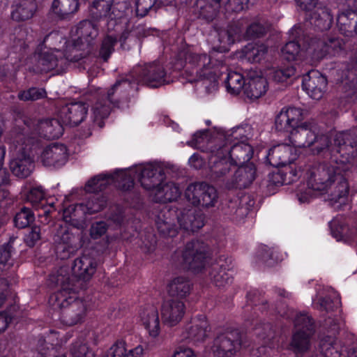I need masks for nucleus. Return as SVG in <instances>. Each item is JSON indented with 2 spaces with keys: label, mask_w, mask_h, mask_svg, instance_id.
<instances>
[{
  "label": "nucleus",
  "mask_w": 357,
  "mask_h": 357,
  "mask_svg": "<svg viewBox=\"0 0 357 357\" xmlns=\"http://www.w3.org/2000/svg\"><path fill=\"white\" fill-rule=\"evenodd\" d=\"M248 33L251 36H258L264 33V30L259 24H255L248 28Z\"/></svg>",
  "instance_id": "0e129e2a"
},
{
  "label": "nucleus",
  "mask_w": 357,
  "mask_h": 357,
  "mask_svg": "<svg viewBox=\"0 0 357 357\" xmlns=\"http://www.w3.org/2000/svg\"><path fill=\"white\" fill-rule=\"evenodd\" d=\"M298 5L303 10H312L316 8L313 13L312 20H314V23L319 29L321 30L328 29L331 27L333 22L332 16L326 8L321 6L317 7V0H296Z\"/></svg>",
  "instance_id": "5701e85b"
},
{
  "label": "nucleus",
  "mask_w": 357,
  "mask_h": 357,
  "mask_svg": "<svg viewBox=\"0 0 357 357\" xmlns=\"http://www.w3.org/2000/svg\"><path fill=\"white\" fill-rule=\"evenodd\" d=\"M92 110L94 121H98L106 118L109 115L110 107L108 105H103L101 102H98L93 106Z\"/></svg>",
  "instance_id": "603ef678"
},
{
  "label": "nucleus",
  "mask_w": 357,
  "mask_h": 357,
  "mask_svg": "<svg viewBox=\"0 0 357 357\" xmlns=\"http://www.w3.org/2000/svg\"><path fill=\"white\" fill-rule=\"evenodd\" d=\"M135 81L142 82L147 86L156 88L166 82L165 72L163 66L159 63L146 65L144 69H136L132 73Z\"/></svg>",
  "instance_id": "a211bd4d"
},
{
  "label": "nucleus",
  "mask_w": 357,
  "mask_h": 357,
  "mask_svg": "<svg viewBox=\"0 0 357 357\" xmlns=\"http://www.w3.org/2000/svg\"><path fill=\"white\" fill-rule=\"evenodd\" d=\"M98 36L96 25L89 20L79 24L75 31H73L71 41L67 42L63 36L59 32H53L45 37L44 47L35 55L38 60L37 70L48 71L57 66L59 59L65 56L68 60L77 61L83 56L76 52L79 50L90 52L92 41Z\"/></svg>",
  "instance_id": "f257e3e1"
},
{
  "label": "nucleus",
  "mask_w": 357,
  "mask_h": 357,
  "mask_svg": "<svg viewBox=\"0 0 357 357\" xmlns=\"http://www.w3.org/2000/svg\"><path fill=\"white\" fill-rule=\"evenodd\" d=\"M107 228V225L104 222H95L91 227L90 235L93 238H98L106 232Z\"/></svg>",
  "instance_id": "6e6d98bb"
},
{
  "label": "nucleus",
  "mask_w": 357,
  "mask_h": 357,
  "mask_svg": "<svg viewBox=\"0 0 357 357\" xmlns=\"http://www.w3.org/2000/svg\"><path fill=\"white\" fill-rule=\"evenodd\" d=\"M26 200L30 202L33 207L42 208L43 213L38 214L39 221L43 225L49 223L50 220L49 214L54 210V203L50 202L47 206L45 205L46 200L44 199V192L42 188H31L26 194Z\"/></svg>",
  "instance_id": "393cba45"
},
{
  "label": "nucleus",
  "mask_w": 357,
  "mask_h": 357,
  "mask_svg": "<svg viewBox=\"0 0 357 357\" xmlns=\"http://www.w3.org/2000/svg\"><path fill=\"white\" fill-rule=\"evenodd\" d=\"M69 281V274L68 268L61 267L56 273H52L50 275L48 279L49 285L54 287L56 285H61L63 287Z\"/></svg>",
  "instance_id": "c03bdc74"
},
{
  "label": "nucleus",
  "mask_w": 357,
  "mask_h": 357,
  "mask_svg": "<svg viewBox=\"0 0 357 357\" xmlns=\"http://www.w3.org/2000/svg\"><path fill=\"white\" fill-rule=\"evenodd\" d=\"M38 129L40 134L47 139L59 138L63 132L61 123L54 119L40 121Z\"/></svg>",
  "instance_id": "7c9ffc66"
},
{
  "label": "nucleus",
  "mask_w": 357,
  "mask_h": 357,
  "mask_svg": "<svg viewBox=\"0 0 357 357\" xmlns=\"http://www.w3.org/2000/svg\"><path fill=\"white\" fill-rule=\"evenodd\" d=\"M349 169L346 165L337 162L317 165L309 167L300 176L307 179L309 188L317 191L326 190L331 185L337 181V185L331 193V202L333 205L339 204L338 208L349 202V186L342 176V172Z\"/></svg>",
  "instance_id": "7ed1b4c3"
},
{
  "label": "nucleus",
  "mask_w": 357,
  "mask_h": 357,
  "mask_svg": "<svg viewBox=\"0 0 357 357\" xmlns=\"http://www.w3.org/2000/svg\"><path fill=\"white\" fill-rule=\"evenodd\" d=\"M243 345L242 337L238 331L227 332L215 339L211 351L217 357H233Z\"/></svg>",
  "instance_id": "2eb2a0df"
},
{
  "label": "nucleus",
  "mask_w": 357,
  "mask_h": 357,
  "mask_svg": "<svg viewBox=\"0 0 357 357\" xmlns=\"http://www.w3.org/2000/svg\"><path fill=\"white\" fill-rule=\"evenodd\" d=\"M218 59L206 54H191L187 59V79L195 83L197 94L205 96L215 93L218 88V79L226 67Z\"/></svg>",
  "instance_id": "39448f33"
},
{
  "label": "nucleus",
  "mask_w": 357,
  "mask_h": 357,
  "mask_svg": "<svg viewBox=\"0 0 357 357\" xmlns=\"http://www.w3.org/2000/svg\"><path fill=\"white\" fill-rule=\"evenodd\" d=\"M321 41H312L306 48L301 50L300 46L295 42L287 43L281 50L282 56L287 61H300L307 63H314L324 57L328 50Z\"/></svg>",
  "instance_id": "9b49d317"
},
{
  "label": "nucleus",
  "mask_w": 357,
  "mask_h": 357,
  "mask_svg": "<svg viewBox=\"0 0 357 357\" xmlns=\"http://www.w3.org/2000/svg\"><path fill=\"white\" fill-rule=\"evenodd\" d=\"M8 287V282L3 279H0V307L4 302V291L7 290ZM10 321V317L6 312H0V333L6 331Z\"/></svg>",
  "instance_id": "a19ab883"
},
{
  "label": "nucleus",
  "mask_w": 357,
  "mask_h": 357,
  "mask_svg": "<svg viewBox=\"0 0 357 357\" xmlns=\"http://www.w3.org/2000/svg\"><path fill=\"white\" fill-rule=\"evenodd\" d=\"M213 142L210 141L208 136L206 132H196L192 137V139L188 142V144L191 146H193L196 149H199L202 150H210L212 153L211 158L214 155V153H213V150H217L218 148L212 149V146L210 145Z\"/></svg>",
  "instance_id": "58836bf2"
},
{
  "label": "nucleus",
  "mask_w": 357,
  "mask_h": 357,
  "mask_svg": "<svg viewBox=\"0 0 357 357\" xmlns=\"http://www.w3.org/2000/svg\"><path fill=\"white\" fill-rule=\"evenodd\" d=\"M189 163L194 167L195 168H199L201 167L202 164V160L199 158V156L197 154H193L190 158H189Z\"/></svg>",
  "instance_id": "338daca9"
},
{
  "label": "nucleus",
  "mask_w": 357,
  "mask_h": 357,
  "mask_svg": "<svg viewBox=\"0 0 357 357\" xmlns=\"http://www.w3.org/2000/svg\"><path fill=\"white\" fill-rule=\"evenodd\" d=\"M246 58L252 62H259L265 58L267 47L264 44H249L245 47Z\"/></svg>",
  "instance_id": "4c0bfd02"
},
{
  "label": "nucleus",
  "mask_w": 357,
  "mask_h": 357,
  "mask_svg": "<svg viewBox=\"0 0 357 357\" xmlns=\"http://www.w3.org/2000/svg\"><path fill=\"white\" fill-rule=\"evenodd\" d=\"M190 291L188 281L182 277L174 278L169 285V292L172 296H178L181 299Z\"/></svg>",
  "instance_id": "e433bc0d"
},
{
  "label": "nucleus",
  "mask_w": 357,
  "mask_h": 357,
  "mask_svg": "<svg viewBox=\"0 0 357 357\" xmlns=\"http://www.w3.org/2000/svg\"><path fill=\"white\" fill-rule=\"evenodd\" d=\"M40 239V229L38 226L33 227L31 230L26 235L25 241L29 246H33Z\"/></svg>",
  "instance_id": "4d7b16f0"
},
{
  "label": "nucleus",
  "mask_w": 357,
  "mask_h": 357,
  "mask_svg": "<svg viewBox=\"0 0 357 357\" xmlns=\"http://www.w3.org/2000/svg\"><path fill=\"white\" fill-rule=\"evenodd\" d=\"M185 313V305L181 299L170 298L165 301L161 308V315L164 323L169 326H176L183 319Z\"/></svg>",
  "instance_id": "412c9836"
},
{
  "label": "nucleus",
  "mask_w": 357,
  "mask_h": 357,
  "mask_svg": "<svg viewBox=\"0 0 357 357\" xmlns=\"http://www.w3.org/2000/svg\"><path fill=\"white\" fill-rule=\"evenodd\" d=\"M330 227L333 234L337 238L341 231L343 230V224L340 222L338 218H335L330 222Z\"/></svg>",
  "instance_id": "052dcab7"
},
{
  "label": "nucleus",
  "mask_w": 357,
  "mask_h": 357,
  "mask_svg": "<svg viewBox=\"0 0 357 357\" xmlns=\"http://www.w3.org/2000/svg\"><path fill=\"white\" fill-rule=\"evenodd\" d=\"M338 28L346 36L357 33V10L342 11L337 17Z\"/></svg>",
  "instance_id": "c85d7f7f"
},
{
  "label": "nucleus",
  "mask_w": 357,
  "mask_h": 357,
  "mask_svg": "<svg viewBox=\"0 0 357 357\" xmlns=\"http://www.w3.org/2000/svg\"><path fill=\"white\" fill-rule=\"evenodd\" d=\"M36 10L33 0H20L19 4L12 12V17L15 20H26L31 18Z\"/></svg>",
  "instance_id": "473e14b6"
},
{
  "label": "nucleus",
  "mask_w": 357,
  "mask_h": 357,
  "mask_svg": "<svg viewBox=\"0 0 357 357\" xmlns=\"http://www.w3.org/2000/svg\"><path fill=\"white\" fill-rule=\"evenodd\" d=\"M185 196L191 204L202 207L214 206L218 198L215 188L204 183L190 185L185 190Z\"/></svg>",
  "instance_id": "dca6fc26"
},
{
  "label": "nucleus",
  "mask_w": 357,
  "mask_h": 357,
  "mask_svg": "<svg viewBox=\"0 0 357 357\" xmlns=\"http://www.w3.org/2000/svg\"><path fill=\"white\" fill-rule=\"evenodd\" d=\"M255 178V167L252 163L240 167L234 176L231 187L246 188L252 183Z\"/></svg>",
  "instance_id": "c756f323"
},
{
  "label": "nucleus",
  "mask_w": 357,
  "mask_h": 357,
  "mask_svg": "<svg viewBox=\"0 0 357 357\" xmlns=\"http://www.w3.org/2000/svg\"><path fill=\"white\" fill-rule=\"evenodd\" d=\"M88 107L84 103H72L63 107L59 112V118L63 123L77 126L86 117Z\"/></svg>",
  "instance_id": "a878e982"
},
{
  "label": "nucleus",
  "mask_w": 357,
  "mask_h": 357,
  "mask_svg": "<svg viewBox=\"0 0 357 357\" xmlns=\"http://www.w3.org/2000/svg\"><path fill=\"white\" fill-rule=\"evenodd\" d=\"M156 224L160 232L174 236L178 227L186 231H195L204 226V219L201 214H196L195 210L180 211L167 210L160 213Z\"/></svg>",
  "instance_id": "6e6552de"
},
{
  "label": "nucleus",
  "mask_w": 357,
  "mask_h": 357,
  "mask_svg": "<svg viewBox=\"0 0 357 357\" xmlns=\"http://www.w3.org/2000/svg\"><path fill=\"white\" fill-rule=\"evenodd\" d=\"M126 354V343L124 342H118L109 348L106 357H123Z\"/></svg>",
  "instance_id": "864d4df0"
},
{
  "label": "nucleus",
  "mask_w": 357,
  "mask_h": 357,
  "mask_svg": "<svg viewBox=\"0 0 357 357\" xmlns=\"http://www.w3.org/2000/svg\"><path fill=\"white\" fill-rule=\"evenodd\" d=\"M134 174L142 186L151 191V197L155 202H173L181 195L178 185L166 181L165 167L160 162L141 164L134 167Z\"/></svg>",
  "instance_id": "423d86ee"
},
{
  "label": "nucleus",
  "mask_w": 357,
  "mask_h": 357,
  "mask_svg": "<svg viewBox=\"0 0 357 357\" xmlns=\"http://www.w3.org/2000/svg\"><path fill=\"white\" fill-rule=\"evenodd\" d=\"M207 258L205 244L199 241H193L186 244L178 260L185 268L197 273L206 267Z\"/></svg>",
  "instance_id": "ddd939ff"
},
{
  "label": "nucleus",
  "mask_w": 357,
  "mask_h": 357,
  "mask_svg": "<svg viewBox=\"0 0 357 357\" xmlns=\"http://www.w3.org/2000/svg\"><path fill=\"white\" fill-rule=\"evenodd\" d=\"M134 168L116 171L112 175L100 174L87 181L84 190L89 193H95L104 190L112 183H119V186L124 190H128L133 185Z\"/></svg>",
  "instance_id": "f8f14e48"
},
{
  "label": "nucleus",
  "mask_w": 357,
  "mask_h": 357,
  "mask_svg": "<svg viewBox=\"0 0 357 357\" xmlns=\"http://www.w3.org/2000/svg\"><path fill=\"white\" fill-rule=\"evenodd\" d=\"M327 84L326 77L317 70L310 71L303 79V89L314 100H320L324 96Z\"/></svg>",
  "instance_id": "6ab92c4d"
},
{
  "label": "nucleus",
  "mask_w": 357,
  "mask_h": 357,
  "mask_svg": "<svg viewBox=\"0 0 357 357\" xmlns=\"http://www.w3.org/2000/svg\"><path fill=\"white\" fill-rule=\"evenodd\" d=\"M245 129L234 128L226 135L227 144L213 150L214 155L210 158L211 170L215 177L226 174L232 165L250 160L252 156L251 146L245 143Z\"/></svg>",
  "instance_id": "20e7f679"
},
{
  "label": "nucleus",
  "mask_w": 357,
  "mask_h": 357,
  "mask_svg": "<svg viewBox=\"0 0 357 357\" xmlns=\"http://www.w3.org/2000/svg\"><path fill=\"white\" fill-rule=\"evenodd\" d=\"M116 42V38L112 36H107L103 40L101 45L100 55L104 60L106 61L112 53Z\"/></svg>",
  "instance_id": "09e8293b"
},
{
  "label": "nucleus",
  "mask_w": 357,
  "mask_h": 357,
  "mask_svg": "<svg viewBox=\"0 0 357 357\" xmlns=\"http://www.w3.org/2000/svg\"><path fill=\"white\" fill-rule=\"evenodd\" d=\"M77 8V0H54L52 6V11L61 16L73 13Z\"/></svg>",
  "instance_id": "c9c22d12"
},
{
  "label": "nucleus",
  "mask_w": 357,
  "mask_h": 357,
  "mask_svg": "<svg viewBox=\"0 0 357 357\" xmlns=\"http://www.w3.org/2000/svg\"><path fill=\"white\" fill-rule=\"evenodd\" d=\"M294 73L295 68L293 66H289L284 69L274 70L272 73V78L275 82H282L293 76Z\"/></svg>",
  "instance_id": "8fccbe9b"
},
{
  "label": "nucleus",
  "mask_w": 357,
  "mask_h": 357,
  "mask_svg": "<svg viewBox=\"0 0 357 357\" xmlns=\"http://www.w3.org/2000/svg\"><path fill=\"white\" fill-rule=\"evenodd\" d=\"M33 219L31 211L29 208H24L16 214L14 221L16 227L24 228L32 222Z\"/></svg>",
  "instance_id": "a18cd8bd"
},
{
  "label": "nucleus",
  "mask_w": 357,
  "mask_h": 357,
  "mask_svg": "<svg viewBox=\"0 0 357 357\" xmlns=\"http://www.w3.org/2000/svg\"><path fill=\"white\" fill-rule=\"evenodd\" d=\"M294 322L296 331L293 335L290 348L296 355L299 356L304 354L310 347V337L313 331L312 323L304 314L298 316Z\"/></svg>",
  "instance_id": "4468645a"
},
{
  "label": "nucleus",
  "mask_w": 357,
  "mask_h": 357,
  "mask_svg": "<svg viewBox=\"0 0 357 357\" xmlns=\"http://www.w3.org/2000/svg\"><path fill=\"white\" fill-rule=\"evenodd\" d=\"M257 256L264 261H267L268 259L273 257V253L271 252L269 248L266 246H264L258 251Z\"/></svg>",
  "instance_id": "e2e57ef3"
},
{
  "label": "nucleus",
  "mask_w": 357,
  "mask_h": 357,
  "mask_svg": "<svg viewBox=\"0 0 357 357\" xmlns=\"http://www.w3.org/2000/svg\"><path fill=\"white\" fill-rule=\"evenodd\" d=\"M303 110L299 107H284L277 114L275 128L279 132L289 133V141L296 146L312 147L314 152L319 153L328 146V138L316 134L315 126L309 121H303Z\"/></svg>",
  "instance_id": "f03ea898"
},
{
  "label": "nucleus",
  "mask_w": 357,
  "mask_h": 357,
  "mask_svg": "<svg viewBox=\"0 0 357 357\" xmlns=\"http://www.w3.org/2000/svg\"><path fill=\"white\" fill-rule=\"evenodd\" d=\"M173 357H197L190 348L179 347L174 352Z\"/></svg>",
  "instance_id": "680f3d73"
},
{
  "label": "nucleus",
  "mask_w": 357,
  "mask_h": 357,
  "mask_svg": "<svg viewBox=\"0 0 357 357\" xmlns=\"http://www.w3.org/2000/svg\"><path fill=\"white\" fill-rule=\"evenodd\" d=\"M123 357H143V348L141 346H137L130 350Z\"/></svg>",
  "instance_id": "69168bd1"
},
{
  "label": "nucleus",
  "mask_w": 357,
  "mask_h": 357,
  "mask_svg": "<svg viewBox=\"0 0 357 357\" xmlns=\"http://www.w3.org/2000/svg\"><path fill=\"white\" fill-rule=\"evenodd\" d=\"M245 84L241 73L235 71L228 73L225 84L227 91L231 94H238L245 88Z\"/></svg>",
  "instance_id": "f704fd0d"
},
{
  "label": "nucleus",
  "mask_w": 357,
  "mask_h": 357,
  "mask_svg": "<svg viewBox=\"0 0 357 357\" xmlns=\"http://www.w3.org/2000/svg\"><path fill=\"white\" fill-rule=\"evenodd\" d=\"M96 266V262L93 257L83 255L75 260L72 271L75 276L86 280L94 274Z\"/></svg>",
  "instance_id": "bb28decb"
},
{
  "label": "nucleus",
  "mask_w": 357,
  "mask_h": 357,
  "mask_svg": "<svg viewBox=\"0 0 357 357\" xmlns=\"http://www.w3.org/2000/svg\"><path fill=\"white\" fill-rule=\"evenodd\" d=\"M49 303L54 310H66L61 320L68 326L79 322L86 310L85 303L82 300H76L75 294L64 288L51 295Z\"/></svg>",
  "instance_id": "1a4fd4ad"
},
{
  "label": "nucleus",
  "mask_w": 357,
  "mask_h": 357,
  "mask_svg": "<svg viewBox=\"0 0 357 357\" xmlns=\"http://www.w3.org/2000/svg\"><path fill=\"white\" fill-rule=\"evenodd\" d=\"M105 201L100 195H93L85 205H70L63 209V218L65 225H60L54 235V241L58 243H68L70 240V234L66 224L69 223L78 229L85 226L84 216L87 213H93L100 211L105 206Z\"/></svg>",
  "instance_id": "0eeeda50"
},
{
  "label": "nucleus",
  "mask_w": 357,
  "mask_h": 357,
  "mask_svg": "<svg viewBox=\"0 0 357 357\" xmlns=\"http://www.w3.org/2000/svg\"><path fill=\"white\" fill-rule=\"evenodd\" d=\"M349 134L347 132L338 133L335 139V144L338 146L337 152L340 153L342 159L340 163L344 162L350 163L351 158L354 157V154L356 153V150L354 149L353 145L347 144Z\"/></svg>",
  "instance_id": "2f4dec72"
},
{
  "label": "nucleus",
  "mask_w": 357,
  "mask_h": 357,
  "mask_svg": "<svg viewBox=\"0 0 357 357\" xmlns=\"http://www.w3.org/2000/svg\"><path fill=\"white\" fill-rule=\"evenodd\" d=\"M267 89V80L262 71L252 70L248 73L244 88V92L248 98L257 99L266 93Z\"/></svg>",
  "instance_id": "4be33fe9"
},
{
  "label": "nucleus",
  "mask_w": 357,
  "mask_h": 357,
  "mask_svg": "<svg viewBox=\"0 0 357 357\" xmlns=\"http://www.w3.org/2000/svg\"><path fill=\"white\" fill-rule=\"evenodd\" d=\"M208 324L205 316L200 315L192 318L187 323L181 333L183 340L199 342L205 340L208 335Z\"/></svg>",
  "instance_id": "aec40b11"
},
{
  "label": "nucleus",
  "mask_w": 357,
  "mask_h": 357,
  "mask_svg": "<svg viewBox=\"0 0 357 357\" xmlns=\"http://www.w3.org/2000/svg\"><path fill=\"white\" fill-rule=\"evenodd\" d=\"M140 317L149 335L152 337H158L160 334V328L158 312L156 308L149 307L144 309L141 312Z\"/></svg>",
  "instance_id": "cd10ccee"
},
{
  "label": "nucleus",
  "mask_w": 357,
  "mask_h": 357,
  "mask_svg": "<svg viewBox=\"0 0 357 357\" xmlns=\"http://www.w3.org/2000/svg\"><path fill=\"white\" fill-rule=\"evenodd\" d=\"M5 155V146H0V188L3 186L6 187L9 183L8 174L6 172V169L1 168L3 164Z\"/></svg>",
  "instance_id": "5fc2aeb1"
},
{
  "label": "nucleus",
  "mask_w": 357,
  "mask_h": 357,
  "mask_svg": "<svg viewBox=\"0 0 357 357\" xmlns=\"http://www.w3.org/2000/svg\"><path fill=\"white\" fill-rule=\"evenodd\" d=\"M13 265L12 248L9 245L0 247V271H7Z\"/></svg>",
  "instance_id": "37998d69"
},
{
  "label": "nucleus",
  "mask_w": 357,
  "mask_h": 357,
  "mask_svg": "<svg viewBox=\"0 0 357 357\" xmlns=\"http://www.w3.org/2000/svg\"><path fill=\"white\" fill-rule=\"evenodd\" d=\"M290 144H280L272 147L268 156L271 160H275V165H286L294 161L298 155V149L303 147L296 146L291 142Z\"/></svg>",
  "instance_id": "b1692460"
},
{
  "label": "nucleus",
  "mask_w": 357,
  "mask_h": 357,
  "mask_svg": "<svg viewBox=\"0 0 357 357\" xmlns=\"http://www.w3.org/2000/svg\"><path fill=\"white\" fill-rule=\"evenodd\" d=\"M213 284L220 289H225L232 282L231 274L222 266H215L211 273Z\"/></svg>",
  "instance_id": "72a5a7b5"
},
{
  "label": "nucleus",
  "mask_w": 357,
  "mask_h": 357,
  "mask_svg": "<svg viewBox=\"0 0 357 357\" xmlns=\"http://www.w3.org/2000/svg\"><path fill=\"white\" fill-rule=\"evenodd\" d=\"M112 0H96L93 3L92 12L100 17L112 19L109 11L112 8Z\"/></svg>",
  "instance_id": "79ce46f5"
},
{
  "label": "nucleus",
  "mask_w": 357,
  "mask_h": 357,
  "mask_svg": "<svg viewBox=\"0 0 357 357\" xmlns=\"http://www.w3.org/2000/svg\"><path fill=\"white\" fill-rule=\"evenodd\" d=\"M5 188L4 186L0 188V201L8 196V192Z\"/></svg>",
  "instance_id": "774afa93"
},
{
  "label": "nucleus",
  "mask_w": 357,
  "mask_h": 357,
  "mask_svg": "<svg viewBox=\"0 0 357 357\" xmlns=\"http://www.w3.org/2000/svg\"><path fill=\"white\" fill-rule=\"evenodd\" d=\"M321 352L325 357H339L337 344L334 337L327 336L322 338L319 344Z\"/></svg>",
  "instance_id": "ea45409f"
},
{
  "label": "nucleus",
  "mask_w": 357,
  "mask_h": 357,
  "mask_svg": "<svg viewBox=\"0 0 357 357\" xmlns=\"http://www.w3.org/2000/svg\"><path fill=\"white\" fill-rule=\"evenodd\" d=\"M157 0H137V10L147 12L156 3Z\"/></svg>",
  "instance_id": "bf43d9fd"
},
{
  "label": "nucleus",
  "mask_w": 357,
  "mask_h": 357,
  "mask_svg": "<svg viewBox=\"0 0 357 357\" xmlns=\"http://www.w3.org/2000/svg\"><path fill=\"white\" fill-rule=\"evenodd\" d=\"M129 85L130 81L128 79L116 82L107 93L108 99L110 100L112 95H113L115 91H121L122 89H126Z\"/></svg>",
  "instance_id": "13d9d810"
},
{
  "label": "nucleus",
  "mask_w": 357,
  "mask_h": 357,
  "mask_svg": "<svg viewBox=\"0 0 357 357\" xmlns=\"http://www.w3.org/2000/svg\"><path fill=\"white\" fill-rule=\"evenodd\" d=\"M31 144L22 136L17 137L10 146V169L19 178H26L32 172L34 164L30 156Z\"/></svg>",
  "instance_id": "9d476101"
},
{
  "label": "nucleus",
  "mask_w": 357,
  "mask_h": 357,
  "mask_svg": "<svg viewBox=\"0 0 357 357\" xmlns=\"http://www.w3.org/2000/svg\"><path fill=\"white\" fill-rule=\"evenodd\" d=\"M234 37L228 31H221L219 33V41L220 46L218 48V52H226L229 46L234 42Z\"/></svg>",
  "instance_id": "3c124183"
},
{
  "label": "nucleus",
  "mask_w": 357,
  "mask_h": 357,
  "mask_svg": "<svg viewBox=\"0 0 357 357\" xmlns=\"http://www.w3.org/2000/svg\"><path fill=\"white\" fill-rule=\"evenodd\" d=\"M71 354L73 357H95L92 351L81 340L73 344Z\"/></svg>",
  "instance_id": "49530a36"
},
{
  "label": "nucleus",
  "mask_w": 357,
  "mask_h": 357,
  "mask_svg": "<svg viewBox=\"0 0 357 357\" xmlns=\"http://www.w3.org/2000/svg\"><path fill=\"white\" fill-rule=\"evenodd\" d=\"M67 147L59 143H52L44 147L38 156V161L45 167H59L68 160Z\"/></svg>",
  "instance_id": "f3484780"
},
{
  "label": "nucleus",
  "mask_w": 357,
  "mask_h": 357,
  "mask_svg": "<svg viewBox=\"0 0 357 357\" xmlns=\"http://www.w3.org/2000/svg\"><path fill=\"white\" fill-rule=\"evenodd\" d=\"M45 95L46 93L44 89L32 88L27 91L20 92L18 97L22 100L28 101L40 99L45 97Z\"/></svg>",
  "instance_id": "de8ad7c7"
}]
</instances>
